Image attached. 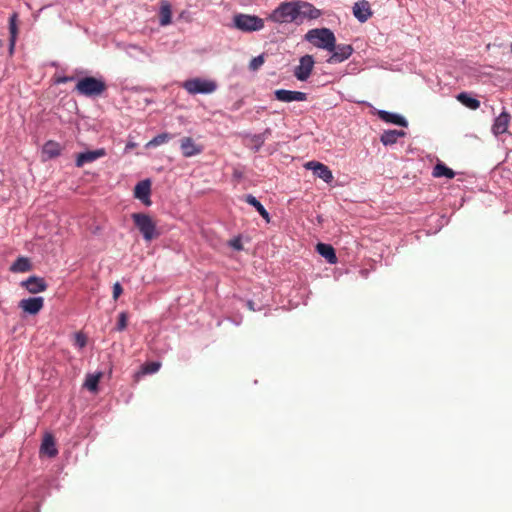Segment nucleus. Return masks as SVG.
Returning <instances> with one entry per match:
<instances>
[{
    "label": "nucleus",
    "instance_id": "6",
    "mask_svg": "<svg viewBox=\"0 0 512 512\" xmlns=\"http://www.w3.org/2000/svg\"><path fill=\"white\" fill-rule=\"evenodd\" d=\"M183 88L192 95L211 94L217 89V84L212 80L193 78L183 83Z\"/></svg>",
    "mask_w": 512,
    "mask_h": 512
},
{
    "label": "nucleus",
    "instance_id": "20",
    "mask_svg": "<svg viewBox=\"0 0 512 512\" xmlns=\"http://www.w3.org/2000/svg\"><path fill=\"white\" fill-rule=\"evenodd\" d=\"M41 452L47 454L49 457H55L58 453L56 448L55 439L51 434H45L42 444Z\"/></svg>",
    "mask_w": 512,
    "mask_h": 512
},
{
    "label": "nucleus",
    "instance_id": "42",
    "mask_svg": "<svg viewBox=\"0 0 512 512\" xmlns=\"http://www.w3.org/2000/svg\"><path fill=\"white\" fill-rule=\"evenodd\" d=\"M511 52H512V43H511Z\"/></svg>",
    "mask_w": 512,
    "mask_h": 512
},
{
    "label": "nucleus",
    "instance_id": "2",
    "mask_svg": "<svg viewBox=\"0 0 512 512\" xmlns=\"http://www.w3.org/2000/svg\"><path fill=\"white\" fill-rule=\"evenodd\" d=\"M305 39L317 48L333 51L335 48V36L328 28L311 29L306 35Z\"/></svg>",
    "mask_w": 512,
    "mask_h": 512
},
{
    "label": "nucleus",
    "instance_id": "10",
    "mask_svg": "<svg viewBox=\"0 0 512 512\" xmlns=\"http://www.w3.org/2000/svg\"><path fill=\"white\" fill-rule=\"evenodd\" d=\"M106 155V150L104 148H99L92 151H86L77 154L75 165L77 167H83L87 163H92L99 158H102Z\"/></svg>",
    "mask_w": 512,
    "mask_h": 512
},
{
    "label": "nucleus",
    "instance_id": "38",
    "mask_svg": "<svg viewBox=\"0 0 512 512\" xmlns=\"http://www.w3.org/2000/svg\"><path fill=\"white\" fill-rule=\"evenodd\" d=\"M74 80V77L73 76H62V77H59L56 82L58 84H61V83H67L69 81H73Z\"/></svg>",
    "mask_w": 512,
    "mask_h": 512
},
{
    "label": "nucleus",
    "instance_id": "31",
    "mask_svg": "<svg viewBox=\"0 0 512 512\" xmlns=\"http://www.w3.org/2000/svg\"><path fill=\"white\" fill-rule=\"evenodd\" d=\"M171 8L169 4H165L161 6L159 17H160V24L162 26H166L171 23Z\"/></svg>",
    "mask_w": 512,
    "mask_h": 512
},
{
    "label": "nucleus",
    "instance_id": "7",
    "mask_svg": "<svg viewBox=\"0 0 512 512\" xmlns=\"http://www.w3.org/2000/svg\"><path fill=\"white\" fill-rule=\"evenodd\" d=\"M314 63L311 55L301 57L299 65L295 67L294 76L300 81H306L312 73Z\"/></svg>",
    "mask_w": 512,
    "mask_h": 512
},
{
    "label": "nucleus",
    "instance_id": "33",
    "mask_svg": "<svg viewBox=\"0 0 512 512\" xmlns=\"http://www.w3.org/2000/svg\"><path fill=\"white\" fill-rule=\"evenodd\" d=\"M127 321H128V315L126 312H121L118 316V322H117V326H116V329L118 331H123L126 329L127 327Z\"/></svg>",
    "mask_w": 512,
    "mask_h": 512
},
{
    "label": "nucleus",
    "instance_id": "4",
    "mask_svg": "<svg viewBox=\"0 0 512 512\" xmlns=\"http://www.w3.org/2000/svg\"><path fill=\"white\" fill-rule=\"evenodd\" d=\"M106 89L107 85L102 79L92 76L80 79L75 86V91L86 97L100 96Z\"/></svg>",
    "mask_w": 512,
    "mask_h": 512
},
{
    "label": "nucleus",
    "instance_id": "41",
    "mask_svg": "<svg viewBox=\"0 0 512 512\" xmlns=\"http://www.w3.org/2000/svg\"><path fill=\"white\" fill-rule=\"evenodd\" d=\"M3 46V41L0 39V48Z\"/></svg>",
    "mask_w": 512,
    "mask_h": 512
},
{
    "label": "nucleus",
    "instance_id": "24",
    "mask_svg": "<svg viewBox=\"0 0 512 512\" xmlns=\"http://www.w3.org/2000/svg\"><path fill=\"white\" fill-rule=\"evenodd\" d=\"M62 147L59 143L55 141H48L43 146V155H45L48 159L55 158L61 154Z\"/></svg>",
    "mask_w": 512,
    "mask_h": 512
},
{
    "label": "nucleus",
    "instance_id": "9",
    "mask_svg": "<svg viewBox=\"0 0 512 512\" xmlns=\"http://www.w3.org/2000/svg\"><path fill=\"white\" fill-rule=\"evenodd\" d=\"M332 55L327 60L330 64L340 63L348 59L353 53V47L349 44H335Z\"/></svg>",
    "mask_w": 512,
    "mask_h": 512
},
{
    "label": "nucleus",
    "instance_id": "13",
    "mask_svg": "<svg viewBox=\"0 0 512 512\" xmlns=\"http://www.w3.org/2000/svg\"><path fill=\"white\" fill-rule=\"evenodd\" d=\"M44 306L43 297H31L27 299H22L19 302V307L26 313L35 315L37 314Z\"/></svg>",
    "mask_w": 512,
    "mask_h": 512
},
{
    "label": "nucleus",
    "instance_id": "22",
    "mask_svg": "<svg viewBox=\"0 0 512 512\" xmlns=\"http://www.w3.org/2000/svg\"><path fill=\"white\" fill-rule=\"evenodd\" d=\"M403 136H405V132L403 130H387L383 132L380 140L385 146H387L396 143L397 140Z\"/></svg>",
    "mask_w": 512,
    "mask_h": 512
},
{
    "label": "nucleus",
    "instance_id": "34",
    "mask_svg": "<svg viewBox=\"0 0 512 512\" xmlns=\"http://www.w3.org/2000/svg\"><path fill=\"white\" fill-rule=\"evenodd\" d=\"M264 64V56L259 55L254 57L249 64V68L253 71L258 70Z\"/></svg>",
    "mask_w": 512,
    "mask_h": 512
},
{
    "label": "nucleus",
    "instance_id": "11",
    "mask_svg": "<svg viewBox=\"0 0 512 512\" xmlns=\"http://www.w3.org/2000/svg\"><path fill=\"white\" fill-rule=\"evenodd\" d=\"M352 11L354 17L361 23L366 22L373 15L370 3L367 0L354 3Z\"/></svg>",
    "mask_w": 512,
    "mask_h": 512
},
{
    "label": "nucleus",
    "instance_id": "14",
    "mask_svg": "<svg viewBox=\"0 0 512 512\" xmlns=\"http://www.w3.org/2000/svg\"><path fill=\"white\" fill-rule=\"evenodd\" d=\"M21 286L25 287L31 294H37L45 291L48 287V284L44 278L38 276H30L27 280L21 282Z\"/></svg>",
    "mask_w": 512,
    "mask_h": 512
},
{
    "label": "nucleus",
    "instance_id": "23",
    "mask_svg": "<svg viewBox=\"0 0 512 512\" xmlns=\"http://www.w3.org/2000/svg\"><path fill=\"white\" fill-rule=\"evenodd\" d=\"M17 17H18L17 13H13L9 18V32H10L9 51H10V54H12L14 51L17 33H18V28H17V23H16Z\"/></svg>",
    "mask_w": 512,
    "mask_h": 512
},
{
    "label": "nucleus",
    "instance_id": "19",
    "mask_svg": "<svg viewBox=\"0 0 512 512\" xmlns=\"http://www.w3.org/2000/svg\"><path fill=\"white\" fill-rule=\"evenodd\" d=\"M160 368L161 362L159 361L146 362L140 367L139 371L135 373L134 379L135 381H139L141 377L148 374H154L158 372Z\"/></svg>",
    "mask_w": 512,
    "mask_h": 512
},
{
    "label": "nucleus",
    "instance_id": "27",
    "mask_svg": "<svg viewBox=\"0 0 512 512\" xmlns=\"http://www.w3.org/2000/svg\"><path fill=\"white\" fill-rule=\"evenodd\" d=\"M432 175L436 178L446 177L452 179L455 176V172L445 164L439 162L434 166Z\"/></svg>",
    "mask_w": 512,
    "mask_h": 512
},
{
    "label": "nucleus",
    "instance_id": "35",
    "mask_svg": "<svg viewBox=\"0 0 512 512\" xmlns=\"http://www.w3.org/2000/svg\"><path fill=\"white\" fill-rule=\"evenodd\" d=\"M123 293V288L122 286L120 285L119 282H116L114 285H113V299L114 300H117L120 295Z\"/></svg>",
    "mask_w": 512,
    "mask_h": 512
},
{
    "label": "nucleus",
    "instance_id": "17",
    "mask_svg": "<svg viewBox=\"0 0 512 512\" xmlns=\"http://www.w3.org/2000/svg\"><path fill=\"white\" fill-rule=\"evenodd\" d=\"M510 122V115L503 111L494 121L492 132L495 135L503 134L507 131Z\"/></svg>",
    "mask_w": 512,
    "mask_h": 512
},
{
    "label": "nucleus",
    "instance_id": "12",
    "mask_svg": "<svg viewBox=\"0 0 512 512\" xmlns=\"http://www.w3.org/2000/svg\"><path fill=\"white\" fill-rule=\"evenodd\" d=\"M274 96L278 101L281 102H292V101H306L307 94L301 91H290L285 89H278L274 91Z\"/></svg>",
    "mask_w": 512,
    "mask_h": 512
},
{
    "label": "nucleus",
    "instance_id": "16",
    "mask_svg": "<svg viewBox=\"0 0 512 512\" xmlns=\"http://www.w3.org/2000/svg\"><path fill=\"white\" fill-rule=\"evenodd\" d=\"M180 149L184 157H192L202 152V146L195 143L191 137H183L180 140Z\"/></svg>",
    "mask_w": 512,
    "mask_h": 512
},
{
    "label": "nucleus",
    "instance_id": "28",
    "mask_svg": "<svg viewBox=\"0 0 512 512\" xmlns=\"http://www.w3.org/2000/svg\"><path fill=\"white\" fill-rule=\"evenodd\" d=\"M457 99L463 105H465L466 107H468L472 110H476L480 107V101L475 98L470 97L467 93H464V92L460 93L457 96Z\"/></svg>",
    "mask_w": 512,
    "mask_h": 512
},
{
    "label": "nucleus",
    "instance_id": "18",
    "mask_svg": "<svg viewBox=\"0 0 512 512\" xmlns=\"http://www.w3.org/2000/svg\"><path fill=\"white\" fill-rule=\"evenodd\" d=\"M377 115L382 121H385L387 123H392V124L399 125L402 127L408 126L407 120L404 117H402L401 115L390 113V112L384 111V110H379L377 112Z\"/></svg>",
    "mask_w": 512,
    "mask_h": 512
},
{
    "label": "nucleus",
    "instance_id": "25",
    "mask_svg": "<svg viewBox=\"0 0 512 512\" xmlns=\"http://www.w3.org/2000/svg\"><path fill=\"white\" fill-rule=\"evenodd\" d=\"M300 16L316 19L321 15L320 10L308 2L300 1Z\"/></svg>",
    "mask_w": 512,
    "mask_h": 512
},
{
    "label": "nucleus",
    "instance_id": "15",
    "mask_svg": "<svg viewBox=\"0 0 512 512\" xmlns=\"http://www.w3.org/2000/svg\"><path fill=\"white\" fill-rule=\"evenodd\" d=\"M151 182L150 180H143L136 184L134 188L135 198L141 200L146 206L151 205L150 200Z\"/></svg>",
    "mask_w": 512,
    "mask_h": 512
},
{
    "label": "nucleus",
    "instance_id": "37",
    "mask_svg": "<svg viewBox=\"0 0 512 512\" xmlns=\"http://www.w3.org/2000/svg\"><path fill=\"white\" fill-rule=\"evenodd\" d=\"M230 246L233 247L236 250H241L242 249L241 240L239 238L231 240L230 241Z\"/></svg>",
    "mask_w": 512,
    "mask_h": 512
},
{
    "label": "nucleus",
    "instance_id": "5",
    "mask_svg": "<svg viewBox=\"0 0 512 512\" xmlns=\"http://www.w3.org/2000/svg\"><path fill=\"white\" fill-rule=\"evenodd\" d=\"M234 27L242 32L250 33L264 28V20L256 15L239 13L233 17Z\"/></svg>",
    "mask_w": 512,
    "mask_h": 512
},
{
    "label": "nucleus",
    "instance_id": "3",
    "mask_svg": "<svg viewBox=\"0 0 512 512\" xmlns=\"http://www.w3.org/2000/svg\"><path fill=\"white\" fill-rule=\"evenodd\" d=\"M131 218L145 241L150 242L160 236L156 222L148 214L133 213Z\"/></svg>",
    "mask_w": 512,
    "mask_h": 512
},
{
    "label": "nucleus",
    "instance_id": "8",
    "mask_svg": "<svg viewBox=\"0 0 512 512\" xmlns=\"http://www.w3.org/2000/svg\"><path fill=\"white\" fill-rule=\"evenodd\" d=\"M305 168L308 170H312L314 175L325 181L326 183H331L333 181L332 171L328 166L323 163L317 161H309L305 164Z\"/></svg>",
    "mask_w": 512,
    "mask_h": 512
},
{
    "label": "nucleus",
    "instance_id": "26",
    "mask_svg": "<svg viewBox=\"0 0 512 512\" xmlns=\"http://www.w3.org/2000/svg\"><path fill=\"white\" fill-rule=\"evenodd\" d=\"M244 201L249 205L253 206L259 214L267 221H270L269 213L264 206L251 194L244 196Z\"/></svg>",
    "mask_w": 512,
    "mask_h": 512
},
{
    "label": "nucleus",
    "instance_id": "32",
    "mask_svg": "<svg viewBox=\"0 0 512 512\" xmlns=\"http://www.w3.org/2000/svg\"><path fill=\"white\" fill-rule=\"evenodd\" d=\"M171 138V135L168 133H162L155 136L151 141H149L148 146H158L166 143Z\"/></svg>",
    "mask_w": 512,
    "mask_h": 512
},
{
    "label": "nucleus",
    "instance_id": "36",
    "mask_svg": "<svg viewBox=\"0 0 512 512\" xmlns=\"http://www.w3.org/2000/svg\"><path fill=\"white\" fill-rule=\"evenodd\" d=\"M75 338H76V344L80 348H82L86 345L87 339L82 333H77Z\"/></svg>",
    "mask_w": 512,
    "mask_h": 512
},
{
    "label": "nucleus",
    "instance_id": "29",
    "mask_svg": "<svg viewBox=\"0 0 512 512\" xmlns=\"http://www.w3.org/2000/svg\"><path fill=\"white\" fill-rule=\"evenodd\" d=\"M102 378V373L96 374H88L84 383V387H86L89 391L95 392L98 389V384L100 379Z\"/></svg>",
    "mask_w": 512,
    "mask_h": 512
},
{
    "label": "nucleus",
    "instance_id": "40",
    "mask_svg": "<svg viewBox=\"0 0 512 512\" xmlns=\"http://www.w3.org/2000/svg\"><path fill=\"white\" fill-rule=\"evenodd\" d=\"M249 308L253 310V307H252V302H249Z\"/></svg>",
    "mask_w": 512,
    "mask_h": 512
},
{
    "label": "nucleus",
    "instance_id": "21",
    "mask_svg": "<svg viewBox=\"0 0 512 512\" xmlns=\"http://www.w3.org/2000/svg\"><path fill=\"white\" fill-rule=\"evenodd\" d=\"M317 252L324 257L329 263L334 264L337 262V257L334 248L325 243H319L316 246Z\"/></svg>",
    "mask_w": 512,
    "mask_h": 512
},
{
    "label": "nucleus",
    "instance_id": "30",
    "mask_svg": "<svg viewBox=\"0 0 512 512\" xmlns=\"http://www.w3.org/2000/svg\"><path fill=\"white\" fill-rule=\"evenodd\" d=\"M10 269L13 272H27L31 269V264L27 258L19 257Z\"/></svg>",
    "mask_w": 512,
    "mask_h": 512
},
{
    "label": "nucleus",
    "instance_id": "1",
    "mask_svg": "<svg viewBox=\"0 0 512 512\" xmlns=\"http://www.w3.org/2000/svg\"><path fill=\"white\" fill-rule=\"evenodd\" d=\"M299 6L300 1L282 2L272 11L268 19L279 24L292 23L300 17Z\"/></svg>",
    "mask_w": 512,
    "mask_h": 512
},
{
    "label": "nucleus",
    "instance_id": "39",
    "mask_svg": "<svg viewBox=\"0 0 512 512\" xmlns=\"http://www.w3.org/2000/svg\"><path fill=\"white\" fill-rule=\"evenodd\" d=\"M256 140H257V142H259V144L263 143V140L260 135L256 136Z\"/></svg>",
    "mask_w": 512,
    "mask_h": 512
}]
</instances>
